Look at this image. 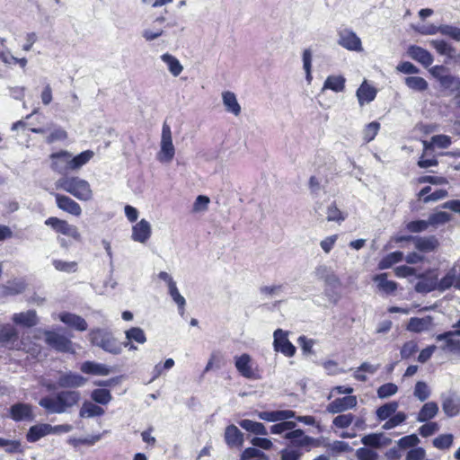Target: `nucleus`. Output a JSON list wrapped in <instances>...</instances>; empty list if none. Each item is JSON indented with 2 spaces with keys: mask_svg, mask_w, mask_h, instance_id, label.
<instances>
[{
  "mask_svg": "<svg viewBox=\"0 0 460 460\" xmlns=\"http://www.w3.org/2000/svg\"><path fill=\"white\" fill-rule=\"evenodd\" d=\"M397 391L398 387L395 384L386 383L378 387L377 396L380 399H385L395 394Z\"/></svg>",
  "mask_w": 460,
  "mask_h": 460,
  "instance_id": "56",
  "label": "nucleus"
},
{
  "mask_svg": "<svg viewBox=\"0 0 460 460\" xmlns=\"http://www.w3.org/2000/svg\"><path fill=\"white\" fill-rule=\"evenodd\" d=\"M440 34L443 36H447L451 40L459 42L460 41V28L450 25V24H441L439 25Z\"/></svg>",
  "mask_w": 460,
  "mask_h": 460,
  "instance_id": "49",
  "label": "nucleus"
},
{
  "mask_svg": "<svg viewBox=\"0 0 460 460\" xmlns=\"http://www.w3.org/2000/svg\"><path fill=\"white\" fill-rule=\"evenodd\" d=\"M442 409L447 417H455L460 412V398L456 395H448L443 398Z\"/></svg>",
  "mask_w": 460,
  "mask_h": 460,
  "instance_id": "29",
  "label": "nucleus"
},
{
  "mask_svg": "<svg viewBox=\"0 0 460 460\" xmlns=\"http://www.w3.org/2000/svg\"><path fill=\"white\" fill-rule=\"evenodd\" d=\"M406 419L407 415L403 411H396L394 415L385 420L386 421L384 423L382 428L385 430L394 429L404 422Z\"/></svg>",
  "mask_w": 460,
  "mask_h": 460,
  "instance_id": "46",
  "label": "nucleus"
},
{
  "mask_svg": "<svg viewBox=\"0 0 460 460\" xmlns=\"http://www.w3.org/2000/svg\"><path fill=\"white\" fill-rule=\"evenodd\" d=\"M356 457L358 460H377L378 454L367 447H359L356 450Z\"/></svg>",
  "mask_w": 460,
  "mask_h": 460,
  "instance_id": "63",
  "label": "nucleus"
},
{
  "mask_svg": "<svg viewBox=\"0 0 460 460\" xmlns=\"http://www.w3.org/2000/svg\"><path fill=\"white\" fill-rule=\"evenodd\" d=\"M399 403L395 401L383 404L376 411V418L381 421L387 420L396 412Z\"/></svg>",
  "mask_w": 460,
  "mask_h": 460,
  "instance_id": "40",
  "label": "nucleus"
},
{
  "mask_svg": "<svg viewBox=\"0 0 460 460\" xmlns=\"http://www.w3.org/2000/svg\"><path fill=\"white\" fill-rule=\"evenodd\" d=\"M71 154L68 151L61 150L59 152L52 153L49 155L51 160L50 167L54 172L60 174H65L70 170L69 158Z\"/></svg>",
  "mask_w": 460,
  "mask_h": 460,
  "instance_id": "12",
  "label": "nucleus"
},
{
  "mask_svg": "<svg viewBox=\"0 0 460 460\" xmlns=\"http://www.w3.org/2000/svg\"><path fill=\"white\" fill-rule=\"evenodd\" d=\"M339 40L338 44L348 50L360 51L362 50L361 40L357 34L349 30L343 29L338 32Z\"/></svg>",
  "mask_w": 460,
  "mask_h": 460,
  "instance_id": "10",
  "label": "nucleus"
},
{
  "mask_svg": "<svg viewBox=\"0 0 460 460\" xmlns=\"http://www.w3.org/2000/svg\"><path fill=\"white\" fill-rule=\"evenodd\" d=\"M380 129V123L377 121H372L366 125L363 129V138L366 143L372 141L377 135Z\"/></svg>",
  "mask_w": 460,
  "mask_h": 460,
  "instance_id": "52",
  "label": "nucleus"
},
{
  "mask_svg": "<svg viewBox=\"0 0 460 460\" xmlns=\"http://www.w3.org/2000/svg\"><path fill=\"white\" fill-rule=\"evenodd\" d=\"M438 412V406L435 402H429L423 404L420 410L417 420L419 422H427L433 419Z\"/></svg>",
  "mask_w": 460,
  "mask_h": 460,
  "instance_id": "34",
  "label": "nucleus"
},
{
  "mask_svg": "<svg viewBox=\"0 0 460 460\" xmlns=\"http://www.w3.org/2000/svg\"><path fill=\"white\" fill-rule=\"evenodd\" d=\"M45 342L53 349L58 352H69L72 348V341L64 335L53 331H43Z\"/></svg>",
  "mask_w": 460,
  "mask_h": 460,
  "instance_id": "7",
  "label": "nucleus"
},
{
  "mask_svg": "<svg viewBox=\"0 0 460 460\" xmlns=\"http://www.w3.org/2000/svg\"><path fill=\"white\" fill-rule=\"evenodd\" d=\"M273 346L277 352H281L286 357H293L296 354V347L288 339V332L282 329H277L273 333Z\"/></svg>",
  "mask_w": 460,
  "mask_h": 460,
  "instance_id": "8",
  "label": "nucleus"
},
{
  "mask_svg": "<svg viewBox=\"0 0 460 460\" xmlns=\"http://www.w3.org/2000/svg\"><path fill=\"white\" fill-rule=\"evenodd\" d=\"M54 268L62 272L74 273L77 271L78 266L76 261H65L62 260H53Z\"/></svg>",
  "mask_w": 460,
  "mask_h": 460,
  "instance_id": "47",
  "label": "nucleus"
},
{
  "mask_svg": "<svg viewBox=\"0 0 460 460\" xmlns=\"http://www.w3.org/2000/svg\"><path fill=\"white\" fill-rule=\"evenodd\" d=\"M373 280L376 283L378 290L386 296L393 295L398 288L395 281L387 279V273L377 274Z\"/></svg>",
  "mask_w": 460,
  "mask_h": 460,
  "instance_id": "26",
  "label": "nucleus"
},
{
  "mask_svg": "<svg viewBox=\"0 0 460 460\" xmlns=\"http://www.w3.org/2000/svg\"><path fill=\"white\" fill-rule=\"evenodd\" d=\"M45 225L50 226L55 232L65 234L71 226L67 221L59 219L56 217H50L45 220Z\"/></svg>",
  "mask_w": 460,
  "mask_h": 460,
  "instance_id": "43",
  "label": "nucleus"
},
{
  "mask_svg": "<svg viewBox=\"0 0 460 460\" xmlns=\"http://www.w3.org/2000/svg\"><path fill=\"white\" fill-rule=\"evenodd\" d=\"M94 155L93 151L85 150L74 157L69 158L70 170H77L86 164Z\"/></svg>",
  "mask_w": 460,
  "mask_h": 460,
  "instance_id": "36",
  "label": "nucleus"
},
{
  "mask_svg": "<svg viewBox=\"0 0 460 460\" xmlns=\"http://www.w3.org/2000/svg\"><path fill=\"white\" fill-rule=\"evenodd\" d=\"M354 419L355 417L352 413L340 414L333 419L332 424L336 428L345 429L353 423Z\"/></svg>",
  "mask_w": 460,
  "mask_h": 460,
  "instance_id": "55",
  "label": "nucleus"
},
{
  "mask_svg": "<svg viewBox=\"0 0 460 460\" xmlns=\"http://www.w3.org/2000/svg\"><path fill=\"white\" fill-rule=\"evenodd\" d=\"M104 410L90 401H84L79 411L80 418L100 417L104 414Z\"/></svg>",
  "mask_w": 460,
  "mask_h": 460,
  "instance_id": "33",
  "label": "nucleus"
},
{
  "mask_svg": "<svg viewBox=\"0 0 460 460\" xmlns=\"http://www.w3.org/2000/svg\"><path fill=\"white\" fill-rule=\"evenodd\" d=\"M175 155L172 139V131L168 124L164 123L161 137V149L158 153V160L162 163H170Z\"/></svg>",
  "mask_w": 460,
  "mask_h": 460,
  "instance_id": "5",
  "label": "nucleus"
},
{
  "mask_svg": "<svg viewBox=\"0 0 460 460\" xmlns=\"http://www.w3.org/2000/svg\"><path fill=\"white\" fill-rule=\"evenodd\" d=\"M456 277V267H453L438 282H437L438 290L444 292L452 287L455 288Z\"/></svg>",
  "mask_w": 460,
  "mask_h": 460,
  "instance_id": "41",
  "label": "nucleus"
},
{
  "mask_svg": "<svg viewBox=\"0 0 460 460\" xmlns=\"http://www.w3.org/2000/svg\"><path fill=\"white\" fill-rule=\"evenodd\" d=\"M413 394L420 402H424L429 397L430 391L425 382L418 381L415 385Z\"/></svg>",
  "mask_w": 460,
  "mask_h": 460,
  "instance_id": "53",
  "label": "nucleus"
},
{
  "mask_svg": "<svg viewBox=\"0 0 460 460\" xmlns=\"http://www.w3.org/2000/svg\"><path fill=\"white\" fill-rule=\"evenodd\" d=\"M13 322L26 328H31L38 324V316L35 310L14 314L12 317Z\"/></svg>",
  "mask_w": 460,
  "mask_h": 460,
  "instance_id": "22",
  "label": "nucleus"
},
{
  "mask_svg": "<svg viewBox=\"0 0 460 460\" xmlns=\"http://www.w3.org/2000/svg\"><path fill=\"white\" fill-rule=\"evenodd\" d=\"M345 82V78L341 75H329L323 84V89H330L335 93H340L344 90Z\"/></svg>",
  "mask_w": 460,
  "mask_h": 460,
  "instance_id": "42",
  "label": "nucleus"
},
{
  "mask_svg": "<svg viewBox=\"0 0 460 460\" xmlns=\"http://www.w3.org/2000/svg\"><path fill=\"white\" fill-rule=\"evenodd\" d=\"M48 423H39L30 427L26 433V440L30 443H35L40 438L49 435Z\"/></svg>",
  "mask_w": 460,
  "mask_h": 460,
  "instance_id": "30",
  "label": "nucleus"
},
{
  "mask_svg": "<svg viewBox=\"0 0 460 460\" xmlns=\"http://www.w3.org/2000/svg\"><path fill=\"white\" fill-rule=\"evenodd\" d=\"M223 104L227 112L239 116L241 113V106L237 102L236 96L234 93L226 91L222 94Z\"/></svg>",
  "mask_w": 460,
  "mask_h": 460,
  "instance_id": "32",
  "label": "nucleus"
},
{
  "mask_svg": "<svg viewBox=\"0 0 460 460\" xmlns=\"http://www.w3.org/2000/svg\"><path fill=\"white\" fill-rule=\"evenodd\" d=\"M438 82L442 88L448 90L450 93L460 91V78L453 75H445L438 77Z\"/></svg>",
  "mask_w": 460,
  "mask_h": 460,
  "instance_id": "35",
  "label": "nucleus"
},
{
  "mask_svg": "<svg viewBox=\"0 0 460 460\" xmlns=\"http://www.w3.org/2000/svg\"><path fill=\"white\" fill-rule=\"evenodd\" d=\"M376 93V89L368 84L367 82L364 80L356 92V96L358 98L359 106L362 107L365 104L374 101Z\"/></svg>",
  "mask_w": 460,
  "mask_h": 460,
  "instance_id": "21",
  "label": "nucleus"
},
{
  "mask_svg": "<svg viewBox=\"0 0 460 460\" xmlns=\"http://www.w3.org/2000/svg\"><path fill=\"white\" fill-rule=\"evenodd\" d=\"M87 379L72 371L60 373L58 378V385L63 390H75L85 385Z\"/></svg>",
  "mask_w": 460,
  "mask_h": 460,
  "instance_id": "9",
  "label": "nucleus"
},
{
  "mask_svg": "<svg viewBox=\"0 0 460 460\" xmlns=\"http://www.w3.org/2000/svg\"><path fill=\"white\" fill-rule=\"evenodd\" d=\"M430 45L437 50L439 55L446 56L448 59L456 57V49L445 40H433Z\"/></svg>",
  "mask_w": 460,
  "mask_h": 460,
  "instance_id": "31",
  "label": "nucleus"
},
{
  "mask_svg": "<svg viewBox=\"0 0 460 460\" xmlns=\"http://www.w3.org/2000/svg\"><path fill=\"white\" fill-rule=\"evenodd\" d=\"M382 438H383V433H371L368 435H365L361 438V442L366 447L380 448L381 447L380 439H382Z\"/></svg>",
  "mask_w": 460,
  "mask_h": 460,
  "instance_id": "54",
  "label": "nucleus"
},
{
  "mask_svg": "<svg viewBox=\"0 0 460 460\" xmlns=\"http://www.w3.org/2000/svg\"><path fill=\"white\" fill-rule=\"evenodd\" d=\"M453 439L454 437L452 434H443L434 438L432 444L436 448L445 450L452 446Z\"/></svg>",
  "mask_w": 460,
  "mask_h": 460,
  "instance_id": "51",
  "label": "nucleus"
},
{
  "mask_svg": "<svg viewBox=\"0 0 460 460\" xmlns=\"http://www.w3.org/2000/svg\"><path fill=\"white\" fill-rule=\"evenodd\" d=\"M259 419L270 421V422H276V421H281L289 420L291 418L296 417V412L291 410H278V411H259L258 412Z\"/></svg>",
  "mask_w": 460,
  "mask_h": 460,
  "instance_id": "17",
  "label": "nucleus"
},
{
  "mask_svg": "<svg viewBox=\"0 0 460 460\" xmlns=\"http://www.w3.org/2000/svg\"><path fill=\"white\" fill-rule=\"evenodd\" d=\"M161 59L167 65L168 70L173 76H178L182 72L183 66L174 56L164 53L161 56Z\"/></svg>",
  "mask_w": 460,
  "mask_h": 460,
  "instance_id": "38",
  "label": "nucleus"
},
{
  "mask_svg": "<svg viewBox=\"0 0 460 460\" xmlns=\"http://www.w3.org/2000/svg\"><path fill=\"white\" fill-rule=\"evenodd\" d=\"M237 371L243 376L249 379H256L257 376L251 367V357L244 353L240 357L235 358L234 362Z\"/></svg>",
  "mask_w": 460,
  "mask_h": 460,
  "instance_id": "23",
  "label": "nucleus"
},
{
  "mask_svg": "<svg viewBox=\"0 0 460 460\" xmlns=\"http://www.w3.org/2000/svg\"><path fill=\"white\" fill-rule=\"evenodd\" d=\"M284 438L290 440L292 446L297 447H309L315 443V439L305 435L304 430L301 429L287 432Z\"/></svg>",
  "mask_w": 460,
  "mask_h": 460,
  "instance_id": "16",
  "label": "nucleus"
},
{
  "mask_svg": "<svg viewBox=\"0 0 460 460\" xmlns=\"http://www.w3.org/2000/svg\"><path fill=\"white\" fill-rule=\"evenodd\" d=\"M151 236V226L146 219H141L132 228V239L145 243Z\"/></svg>",
  "mask_w": 460,
  "mask_h": 460,
  "instance_id": "19",
  "label": "nucleus"
},
{
  "mask_svg": "<svg viewBox=\"0 0 460 460\" xmlns=\"http://www.w3.org/2000/svg\"><path fill=\"white\" fill-rule=\"evenodd\" d=\"M241 456L245 460H259V458L267 459V456L256 447L245 448Z\"/></svg>",
  "mask_w": 460,
  "mask_h": 460,
  "instance_id": "61",
  "label": "nucleus"
},
{
  "mask_svg": "<svg viewBox=\"0 0 460 460\" xmlns=\"http://www.w3.org/2000/svg\"><path fill=\"white\" fill-rule=\"evenodd\" d=\"M455 336L460 337V330L445 332L438 334L435 339L437 341H445V344L440 347L442 350L460 354V341L454 340L453 337Z\"/></svg>",
  "mask_w": 460,
  "mask_h": 460,
  "instance_id": "11",
  "label": "nucleus"
},
{
  "mask_svg": "<svg viewBox=\"0 0 460 460\" xmlns=\"http://www.w3.org/2000/svg\"><path fill=\"white\" fill-rule=\"evenodd\" d=\"M439 430V425L437 422H426L419 428V434L423 438H428Z\"/></svg>",
  "mask_w": 460,
  "mask_h": 460,
  "instance_id": "62",
  "label": "nucleus"
},
{
  "mask_svg": "<svg viewBox=\"0 0 460 460\" xmlns=\"http://www.w3.org/2000/svg\"><path fill=\"white\" fill-rule=\"evenodd\" d=\"M58 189H61L79 200L88 201L93 197V191L89 182L76 176L62 177L56 182Z\"/></svg>",
  "mask_w": 460,
  "mask_h": 460,
  "instance_id": "3",
  "label": "nucleus"
},
{
  "mask_svg": "<svg viewBox=\"0 0 460 460\" xmlns=\"http://www.w3.org/2000/svg\"><path fill=\"white\" fill-rule=\"evenodd\" d=\"M408 54L412 59L418 61L425 67L430 66L434 60L432 55L427 49L415 45L408 49Z\"/></svg>",
  "mask_w": 460,
  "mask_h": 460,
  "instance_id": "24",
  "label": "nucleus"
},
{
  "mask_svg": "<svg viewBox=\"0 0 460 460\" xmlns=\"http://www.w3.org/2000/svg\"><path fill=\"white\" fill-rule=\"evenodd\" d=\"M429 226V220H414L406 224V229L411 233H421Z\"/></svg>",
  "mask_w": 460,
  "mask_h": 460,
  "instance_id": "60",
  "label": "nucleus"
},
{
  "mask_svg": "<svg viewBox=\"0 0 460 460\" xmlns=\"http://www.w3.org/2000/svg\"><path fill=\"white\" fill-rule=\"evenodd\" d=\"M357 406V397L355 395H347L337 398L331 402L326 411L332 414L341 413L347 410L353 409Z\"/></svg>",
  "mask_w": 460,
  "mask_h": 460,
  "instance_id": "13",
  "label": "nucleus"
},
{
  "mask_svg": "<svg viewBox=\"0 0 460 460\" xmlns=\"http://www.w3.org/2000/svg\"><path fill=\"white\" fill-rule=\"evenodd\" d=\"M126 341L122 342L124 348H128V350H136L137 348L134 345V342L138 344H144L146 342V336L144 330L140 327H131L125 331Z\"/></svg>",
  "mask_w": 460,
  "mask_h": 460,
  "instance_id": "14",
  "label": "nucleus"
},
{
  "mask_svg": "<svg viewBox=\"0 0 460 460\" xmlns=\"http://www.w3.org/2000/svg\"><path fill=\"white\" fill-rule=\"evenodd\" d=\"M225 441L231 448L240 447L243 444V434L235 425H228L225 430Z\"/></svg>",
  "mask_w": 460,
  "mask_h": 460,
  "instance_id": "20",
  "label": "nucleus"
},
{
  "mask_svg": "<svg viewBox=\"0 0 460 460\" xmlns=\"http://www.w3.org/2000/svg\"><path fill=\"white\" fill-rule=\"evenodd\" d=\"M91 398L96 403L106 405L111 401L112 396L108 389L97 388L91 393Z\"/></svg>",
  "mask_w": 460,
  "mask_h": 460,
  "instance_id": "44",
  "label": "nucleus"
},
{
  "mask_svg": "<svg viewBox=\"0 0 460 460\" xmlns=\"http://www.w3.org/2000/svg\"><path fill=\"white\" fill-rule=\"evenodd\" d=\"M56 198V203L58 208L66 211L73 216H80L82 208L80 205L68 196H65L59 193H53Z\"/></svg>",
  "mask_w": 460,
  "mask_h": 460,
  "instance_id": "15",
  "label": "nucleus"
},
{
  "mask_svg": "<svg viewBox=\"0 0 460 460\" xmlns=\"http://www.w3.org/2000/svg\"><path fill=\"white\" fill-rule=\"evenodd\" d=\"M80 369L84 374L95 376H108L111 373V367L105 364L96 363L93 361L84 362Z\"/></svg>",
  "mask_w": 460,
  "mask_h": 460,
  "instance_id": "27",
  "label": "nucleus"
},
{
  "mask_svg": "<svg viewBox=\"0 0 460 460\" xmlns=\"http://www.w3.org/2000/svg\"><path fill=\"white\" fill-rule=\"evenodd\" d=\"M433 317L427 315L423 318L411 317L407 324V330L415 333L428 330L432 324Z\"/></svg>",
  "mask_w": 460,
  "mask_h": 460,
  "instance_id": "28",
  "label": "nucleus"
},
{
  "mask_svg": "<svg viewBox=\"0 0 460 460\" xmlns=\"http://www.w3.org/2000/svg\"><path fill=\"white\" fill-rule=\"evenodd\" d=\"M89 341L92 345L112 355H119L123 349L122 342L108 328L92 329L89 332Z\"/></svg>",
  "mask_w": 460,
  "mask_h": 460,
  "instance_id": "2",
  "label": "nucleus"
},
{
  "mask_svg": "<svg viewBox=\"0 0 460 460\" xmlns=\"http://www.w3.org/2000/svg\"><path fill=\"white\" fill-rule=\"evenodd\" d=\"M450 219H451L450 214L444 212V211H439V212L431 214L429 217L428 220H429V226H438V225H444V224L447 223L448 221H450Z\"/></svg>",
  "mask_w": 460,
  "mask_h": 460,
  "instance_id": "59",
  "label": "nucleus"
},
{
  "mask_svg": "<svg viewBox=\"0 0 460 460\" xmlns=\"http://www.w3.org/2000/svg\"><path fill=\"white\" fill-rule=\"evenodd\" d=\"M0 347L9 350H18L22 347L19 332L10 323L0 325Z\"/></svg>",
  "mask_w": 460,
  "mask_h": 460,
  "instance_id": "4",
  "label": "nucleus"
},
{
  "mask_svg": "<svg viewBox=\"0 0 460 460\" xmlns=\"http://www.w3.org/2000/svg\"><path fill=\"white\" fill-rule=\"evenodd\" d=\"M238 423L241 426V428L255 435L265 436L268 434L265 426L261 422H257L248 419H244L241 420Z\"/></svg>",
  "mask_w": 460,
  "mask_h": 460,
  "instance_id": "37",
  "label": "nucleus"
},
{
  "mask_svg": "<svg viewBox=\"0 0 460 460\" xmlns=\"http://www.w3.org/2000/svg\"><path fill=\"white\" fill-rule=\"evenodd\" d=\"M419 349L418 343L415 341L405 342L401 348L400 355L402 359L410 358Z\"/></svg>",
  "mask_w": 460,
  "mask_h": 460,
  "instance_id": "57",
  "label": "nucleus"
},
{
  "mask_svg": "<svg viewBox=\"0 0 460 460\" xmlns=\"http://www.w3.org/2000/svg\"><path fill=\"white\" fill-rule=\"evenodd\" d=\"M59 320L68 327L79 332H84L88 327L86 321L83 317L72 313H61L59 314Z\"/></svg>",
  "mask_w": 460,
  "mask_h": 460,
  "instance_id": "18",
  "label": "nucleus"
},
{
  "mask_svg": "<svg viewBox=\"0 0 460 460\" xmlns=\"http://www.w3.org/2000/svg\"><path fill=\"white\" fill-rule=\"evenodd\" d=\"M403 259V252L400 251L393 252L383 257L378 262L379 270L390 269L395 263L402 261Z\"/></svg>",
  "mask_w": 460,
  "mask_h": 460,
  "instance_id": "39",
  "label": "nucleus"
},
{
  "mask_svg": "<svg viewBox=\"0 0 460 460\" xmlns=\"http://www.w3.org/2000/svg\"><path fill=\"white\" fill-rule=\"evenodd\" d=\"M169 294L172 297V299L177 304L179 312L182 315L184 312V307L186 305L185 298L180 294L176 283L172 284L171 283V287L168 288Z\"/></svg>",
  "mask_w": 460,
  "mask_h": 460,
  "instance_id": "48",
  "label": "nucleus"
},
{
  "mask_svg": "<svg viewBox=\"0 0 460 460\" xmlns=\"http://www.w3.org/2000/svg\"><path fill=\"white\" fill-rule=\"evenodd\" d=\"M415 290L418 293L424 294L438 290L437 281L430 279H423L416 283Z\"/></svg>",
  "mask_w": 460,
  "mask_h": 460,
  "instance_id": "50",
  "label": "nucleus"
},
{
  "mask_svg": "<svg viewBox=\"0 0 460 460\" xmlns=\"http://www.w3.org/2000/svg\"><path fill=\"white\" fill-rule=\"evenodd\" d=\"M81 400V393L77 390H61L54 397L44 396L40 399L39 405L49 414H61L77 405Z\"/></svg>",
  "mask_w": 460,
  "mask_h": 460,
  "instance_id": "1",
  "label": "nucleus"
},
{
  "mask_svg": "<svg viewBox=\"0 0 460 460\" xmlns=\"http://www.w3.org/2000/svg\"><path fill=\"white\" fill-rule=\"evenodd\" d=\"M415 248L421 252H430L437 250L439 246V242L435 235L429 236H416Z\"/></svg>",
  "mask_w": 460,
  "mask_h": 460,
  "instance_id": "25",
  "label": "nucleus"
},
{
  "mask_svg": "<svg viewBox=\"0 0 460 460\" xmlns=\"http://www.w3.org/2000/svg\"><path fill=\"white\" fill-rule=\"evenodd\" d=\"M8 416L15 422L21 421H33L35 415L33 413V407L26 402H15L9 408Z\"/></svg>",
  "mask_w": 460,
  "mask_h": 460,
  "instance_id": "6",
  "label": "nucleus"
},
{
  "mask_svg": "<svg viewBox=\"0 0 460 460\" xmlns=\"http://www.w3.org/2000/svg\"><path fill=\"white\" fill-rule=\"evenodd\" d=\"M280 460H300L303 453L299 449L284 448L280 452Z\"/></svg>",
  "mask_w": 460,
  "mask_h": 460,
  "instance_id": "64",
  "label": "nucleus"
},
{
  "mask_svg": "<svg viewBox=\"0 0 460 460\" xmlns=\"http://www.w3.org/2000/svg\"><path fill=\"white\" fill-rule=\"evenodd\" d=\"M405 84L411 90L423 92L428 89L427 81L420 76H408L404 79Z\"/></svg>",
  "mask_w": 460,
  "mask_h": 460,
  "instance_id": "45",
  "label": "nucleus"
},
{
  "mask_svg": "<svg viewBox=\"0 0 460 460\" xmlns=\"http://www.w3.org/2000/svg\"><path fill=\"white\" fill-rule=\"evenodd\" d=\"M420 443V438L416 434H411L408 436H404L401 438L397 441V445L401 449H406L410 447H416V446Z\"/></svg>",
  "mask_w": 460,
  "mask_h": 460,
  "instance_id": "58",
  "label": "nucleus"
}]
</instances>
